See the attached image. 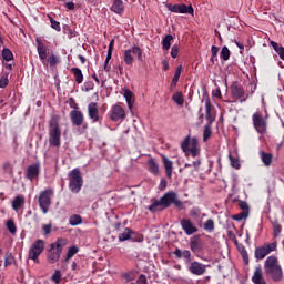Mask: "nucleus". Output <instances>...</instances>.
<instances>
[{
  "mask_svg": "<svg viewBox=\"0 0 284 284\" xmlns=\"http://www.w3.org/2000/svg\"><path fill=\"white\" fill-rule=\"evenodd\" d=\"M180 225L186 236H192V234H196V232H199V229L194 225V223H192V220L190 219H182L180 221Z\"/></svg>",
  "mask_w": 284,
  "mask_h": 284,
  "instance_id": "nucleus-15",
  "label": "nucleus"
},
{
  "mask_svg": "<svg viewBox=\"0 0 284 284\" xmlns=\"http://www.w3.org/2000/svg\"><path fill=\"white\" fill-rule=\"evenodd\" d=\"M123 95L129 105V110H132V108H134V93L130 90H124Z\"/></svg>",
  "mask_w": 284,
  "mask_h": 284,
  "instance_id": "nucleus-23",
  "label": "nucleus"
},
{
  "mask_svg": "<svg viewBox=\"0 0 284 284\" xmlns=\"http://www.w3.org/2000/svg\"><path fill=\"white\" fill-rule=\"evenodd\" d=\"M231 165L232 168H235L236 170H239V168H241V163L237 160H234L231 158Z\"/></svg>",
  "mask_w": 284,
  "mask_h": 284,
  "instance_id": "nucleus-52",
  "label": "nucleus"
},
{
  "mask_svg": "<svg viewBox=\"0 0 284 284\" xmlns=\"http://www.w3.org/2000/svg\"><path fill=\"white\" fill-rule=\"evenodd\" d=\"M148 165H149V171L151 172V174H154L155 176L159 175V164H156L154 162V159H150L148 161Z\"/></svg>",
  "mask_w": 284,
  "mask_h": 284,
  "instance_id": "nucleus-30",
  "label": "nucleus"
},
{
  "mask_svg": "<svg viewBox=\"0 0 284 284\" xmlns=\"http://www.w3.org/2000/svg\"><path fill=\"white\" fill-rule=\"evenodd\" d=\"M230 49L227 47H223L220 53L221 59H223V61H230Z\"/></svg>",
  "mask_w": 284,
  "mask_h": 284,
  "instance_id": "nucleus-39",
  "label": "nucleus"
},
{
  "mask_svg": "<svg viewBox=\"0 0 284 284\" xmlns=\"http://www.w3.org/2000/svg\"><path fill=\"white\" fill-rule=\"evenodd\" d=\"M131 237H132V230H130L129 227H126L124 232L119 234V241L121 242L130 241Z\"/></svg>",
  "mask_w": 284,
  "mask_h": 284,
  "instance_id": "nucleus-32",
  "label": "nucleus"
},
{
  "mask_svg": "<svg viewBox=\"0 0 284 284\" xmlns=\"http://www.w3.org/2000/svg\"><path fill=\"white\" fill-rule=\"evenodd\" d=\"M164 170L166 172L168 179H172V172H174V162H172L168 156H163Z\"/></svg>",
  "mask_w": 284,
  "mask_h": 284,
  "instance_id": "nucleus-22",
  "label": "nucleus"
},
{
  "mask_svg": "<svg viewBox=\"0 0 284 284\" xmlns=\"http://www.w3.org/2000/svg\"><path fill=\"white\" fill-rule=\"evenodd\" d=\"M273 227H274V235H275V236H278V234H281V230H282L281 224H278L277 222H275V223L273 224Z\"/></svg>",
  "mask_w": 284,
  "mask_h": 284,
  "instance_id": "nucleus-50",
  "label": "nucleus"
},
{
  "mask_svg": "<svg viewBox=\"0 0 284 284\" xmlns=\"http://www.w3.org/2000/svg\"><path fill=\"white\" fill-rule=\"evenodd\" d=\"M49 145L51 148H61V126L57 115H53L49 121Z\"/></svg>",
  "mask_w": 284,
  "mask_h": 284,
  "instance_id": "nucleus-4",
  "label": "nucleus"
},
{
  "mask_svg": "<svg viewBox=\"0 0 284 284\" xmlns=\"http://www.w3.org/2000/svg\"><path fill=\"white\" fill-rule=\"evenodd\" d=\"M7 230H9L10 234H17V224H14V220L7 221Z\"/></svg>",
  "mask_w": 284,
  "mask_h": 284,
  "instance_id": "nucleus-36",
  "label": "nucleus"
},
{
  "mask_svg": "<svg viewBox=\"0 0 284 284\" xmlns=\"http://www.w3.org/2000/svg\"><path fill=\"white\" fill-rule=\"evenodd\" d=\"M270 45H272L273 50H275V52H277L282 47L278 45V43H276L275 41H271Z\"/></svg>",
  "mask_w": 284,
  "mask_h": 284,
  "instance_id": "nucleus-53",
  "label": "nucleus"
},
{
  "mask_svg": "<svg viewBox=\"0 0 284 284\" xmlns=\"http://www.w3.org/2000/svg\"><path fill=\"white\" fill-rule=\"evenodd\" d=\"M191 165L194 168L195 172H199V168H201V159L197 158Z\"/></svg>",
  "mask_w": 284,
  "mask_h": 284,
  "instance_id": "nucleus-51",
  "label": "nucleus"
},
{
  "mask_svg": "<svg viewBox=\"0 0 284 284\" xmlns=\"http://www.w3.org/2000/svg\"><path fill=\"white\" fill-rule=\"evenodd\" d=\"M240 207L241 210H250V206H247V202H241Z\"/></svg>",
  "mask_w": 284,
  "mask_h": 284,
  "instance_id": "nucleus-59",
  "label": "nucleus"
},
{
  "mask_svg": "<svg viewBox=\"0 0 284 284\" xmlns=\"http://www.w3.org/2000/svg\"><path fill=\"white\" fill-rule=\"evenodd\" d=\"M87 111L92 123H99V121H101V113L99 112V104L97 102H90Z\"/></svg>",
  "mask_w": 284,
  "mask_h": 284,
  "instance_id": "nucleus-13",
  "label": "nucleus"
},
{
  "mask_svg": "<svg viewBox=\"0 0 284 284\" xmlns=\"http://www.w3.org/2000/svg\"><path fill=\"white\" fill-rule=\"evenodd\" d=\"M75 6H74V2H67L65 3V9L67 10H74Z\"/></svg>",
  "mask_w": 284,
  "mask_h": 284,
  "instance_id": "nucleus-55",
  "label": "nucleus"
},
{
  "mask_svg": "<svg viewBox=\"0 0 284 284\" xmlns=\"http://www.w3.org/2000/svg\"><path fill=\"white\" fill-rule=\"evenodd\" d=\"M71 122L73 125H77V128H80V125H83L84 116L83 112L79 110H73L70 112Z\"/></svg>",
  "mask_w": 284,
  "mask_h": 284,
  "instance_id": "nucleus-20",
  "label": "nucleus"
},
{
  "mask_svg": "<svg viewBox=\"0 0 284 284\" xmlns=\"http://www.w3.org/2000/svg\"><path fill=\"white\" fill-rule=\"evenodd\" d=\"M165 187H168V182L165 180H161L160 190H165Z\"/></svg>",
  "mask_w": 284,
  "mask_h": 284,
  "instance_id": "nucleus-58",
  "label": "nucleus"
},
{
  "mask_svg": "<svg viewBox=\"0 0 284 284\" xmlns=\"http://www.w3.org/2000/svg\"><path fill=\"white\" fill-rule=\"evenodd\" d=\"M276 53L278 54L280 59L284 61V48L282 47L278 51H276Z\"/></svg>",
  "mask_w": 284,
  "mask_h": 284,
  "instance_id": "nucleus-57",
  "label": "nucleus"
},
{
  "mask_svg": "<svg viewBox=\"0 0 284 284\" xmlns=\"http://www.w3.org/2000/svg\"><path fill=\"white\" fill-rule=\"evenodd\" d=\"M111 121H121L125 119V110L123 106L115 104L111 109V114H110Z\"/></svg>",
  "mask_w": 284,
  "mask_h": 284,
  "instance_id": "nucleus-17",
  "label": "nucleus"
},
{
  "mask_svg": "<svg viewBox=\"0 0 284 284\" xmlns=\"http://www.w3.org/2000/svg\"><path fill=\"white\" fill-rule=\"evenodd\" d=\"M43 250H45V242L37 240L29 248V258L34 263H39V256L43 254Z\"/></svg>",
  "mask_w": 284,
  "mask_h": 284,
  "instance_id": "nucleus-9",
  "label": "nucleus"
},
{
  "mask_svg": "<svg viewBox=\"0 0 284 284\" xmlns=\"http://www.w3.org/2000/svg\"><path fill=\"white\" fill-rule=\"evenodd\" d=\"M172 204L175 205V207H179V210H183V202L179 200V194H176V192L169 191L160 200L153 201L149 206V211L154 214L156 212L168 210Z\"/></svg>",
  "mask_w": 284,
  "mask_h": 284,
  "instance_id": "nucleus-1",
  "label": "nucleus"
},
{
  "mask_svg": "<svg viewBox=\"0 0 284 284\" xmlns=\"http://www.w3.org/2000/svg\"><path fill=\"white\" fill-rule=\"evenodd\" d=\"M41 165L39 163L31 164L27 168L26 178L29 179V181H33V179H37L39 176Z\"/></svg>",
  "mask_w": 284,
  "mask_h": 284,
  "instance_id": "nucleus-19",
  "label": "nucleus"
},
{
  "mask_svg": "<svg viewBox=\"0 0 284 284\" xmlns=\"http://www.w3.org/2000/svg\"><path fill=\"white\" fill-rule=\"evenodd\" d=\"M204 230L205 232H210L212 233V231L214 230V220L209 219L205 223H204Z\"/></svg>",
  "mask_w": 284,
  "mask_h": 284,
  "instance_id": "nucleus-40",
  "label": "nucleus"
},
{
  "mask_svg": "<svg viewBox=\"0 0 284 284\" xmlns=\"http://www.w3.org/2000/svg\"><path fill=\"white\" fill-rule=\"evenodd\" d=\"M265 274L272 278L275 283H281L283 281V267L278 263V257L276 255L268 256L264 262Z\"/></svg>",
  "mask_w": 284,
  "mask_h": 284,
  "instance_id": "nucleus-3",
  "label": "nucleus"
},
{
  "mask_svg": "<svg viewBox=\"0 0 284 284\" xmlns=\"http://www.w3.org/2000/svg\"><path fill=\"white\" fill-rule=\"evenodd\" d=\"M134 54L138 57V61H143V51L138 45H133L131 49L124 51V63L126 65L134 63Z\"/></svg>",
  "mask_w": 284,
  "mask_h": 284,
  "instance_id": "nucleus-11",
  "label": "nucleus"
},
{
  "mask_svg": "<svg viewBox=\"0 0 284 284\" xmlns=\"http://www.w3.org/2000/svg\"><path fill=\"white\" fill-rule=\"evenodd\" d=\"M173 101L174 103H176V105H183L184 103V99H183V93L182 92H176L174 95H173Z\"/></svg>",
  "mask_w": 284,
  "mask_h": 284,
  "instance_id": "nucleus-38",
  "label": "nucleus"
},
{
  "mask_svg": "<svg viewBox=\"0 0 284 284\" xmlns=\"http://www.w3.org/2000/svg\"><path fill=\"white\" fill-rule=\"evenodd\" d=\"M190 247H191V252H193V254H199V252L203 251V244L196 240H192L190 242Z\"/></svg>",
  "mask_w": 284,
  "mask_h": 284,
  "instance_id": "nucleus-24",
  "label": "nucleus"
},
{
  "mask_svg": "<svg viewBox=\"0 0 284 284\" xmlns=\"http://www.w3.org/2000/svg\"><path fill=\"white\" fill-rule=\"evenodd\" d=\"M173 40H174V37H172V34L165 36L164 39L162 40L163 50H170V48L172 47Z\"/></svg>",
  "mask_w": 284,
  "mask_h": 284,
  "instance_id": "nucleus-29",
  "label": "nucleus"
},
{
  "mask_svg": "<svg viewBox=\"0 0 284 284\" xmlns=\"http://www.w3.org/2000/svg\"><path fill=\"white\" fill-rule=\"evenodd\" d=\"M69 190L73 192V194H79L81 192V187H83V178H81V171L79 169H73L69 173Z\"/></svg>",
  "mask_w": 284,
  "mask_h": 284,
  "instance_id": "nucleus-7",
  "label": "nucleus"
},
{
  "mask_svg": "<svg viewBox=\"0 0 284 284\" xmlns=\"http://www.w3.org/2000/svg\"><path fill=\"white\" fill-rule=\"evenodd\" d=\"M8 83H10V81L8 80V77L2 75L0 78V88H6L8 85Z\"/></svg>",
  "mask_w": 284,
  "mask_h": 284,
  "instance_id": "nucleus-47",
  "label": "nucleus"
},
{
  "mask_svg": "<svg viewBox=\"0 0 284 284\" xmlns=\"http://www.w3.org/2000/svg\"><path fill=\"white\" fill-rule=\"evenodd\" d=\"M111 12H114L115 14H123L125 12L123 0H114L111 6Z\"/></svg>",
  "mask_w": 284,
  "mask_h": 284,
  "instance_id": "nucleus-21",
  "label": "nucleus"
},
{
  "mask_svg": "<svg viewBox=\"0 0 284 284\" xmlns=\"http://www.w3.org/2000/svg\"><path fill=\"white\" fill-rule=\"evenodd\" d=\"M54 192L49 189L45 191H42L39 195V205L43 212V214H48V211L50 210V205H52V196Z\"/></svg>",
  "mask_w": 284,
  "mask_h": 284,
  "instance_id": "nucleus-10",
  "label": "nucleus"
},
{
  "mask_svg": "<svg viewBox=\"0 0 284 284\" xmlns=\"http://www.w3.org/2000/svg\"><path fill=\"white\" fill-rule=\"evenodd\" d=\"M24 203H26V200L23 199V196L21 195L16 196L14 200L12 201V207L14 212H19V210Z\"/></svg>",
  "mask_w": 284,
  "mask_h": 284,
  "instance_id": "nucleus-25",
  "label": "nucleus"
},
{
  "mask_svg": "<svg viewBox=\"0 0 284 284\" xmlns=\"http://www.w3.org/2000/svg\"><path fill=\"white\" fill-rule=\"evenodd\" d=\"M50 23H51V28H53V30H55L57 32H61V23L54 19H52V17H50Z\"/></svg>",
  "mask_w": 284,
  "mask_h": 284,
  "instance_id": "nucleus-43",
  "label": "nucleus"
},
{
  "mask_svg": "<svg viewBox=\"0 0 284 284\" xmlns=\"http://www.w3.org/2000/svg\"><path fill=\"white\" fill-rule=\"evenodd\" d=\"M235 44L237 45L239 49L245 50V45H243V43L235 41Z\"/></svg>",
  "mask_w": 284,
  "mask_h": 284,
  "instance_id": "nucleus-62",
  "label": "nucleus"
},
{
  "mask_svg": "<svg viewBox=\"0 0 284 284\" xmlns=\"http://www.w3.org/2000/svg\"><path fill=\"white\" fill-rule=\"evenodd\" d=\"M166 8L169 12H174L175 14H192V17L194 16V8L191 4H168Z\"/></svg>",
  "mask_w": 284,
  "mask_h": 284,
  "instance_id": "nucleus-12",
  "label": "nucleus"
},
{
  "mask_svg": "<svg viewBox=\"0 0 284 284\" xmlns=\"http://www.w3.org/2000/svg\"><path fill=\"white\" fill-rule=\"evenodd\" d=\"M51 281L55 284L61 283V271L55 270L53 275L51 276Z\"/></svg>",
  "mask_w": 284,
  "mask_h": 284,
  "instance_id": "nucleus-41",
  "label": "nucleus"
},
{
  "mask_svg": "<svg viewBox=\"0 0 284 284\" xmlns=\"http://www.w3.org/2000/svg\"><path fill=\"white\" fill-rule=\"evenodd\" d=\"M2 58L4 59V61H12V59H14V54H12V51L8 48H4L2 50Z\"/></svg>",
  "mask_w": 284,
  "mask_h": 284,
  "instance_id": "nucleus-35",
  "label": "nucleus"
},
{
  "mask_svg": "<svg viewBox=\"0 0 284 284\" xmlns=\"http://www.w3.org/2000/svg\"><path fill=\"white\" fill-rule=\"evenodd\" d=\"M253 124L258 134H263L267 130V122H265L258 112L253 114Z\"/></svg>",
  "mask_w": 284,
  "mask_h": 284,
  "instance_id": "nucleus-14",
  "label": "nucleus"
},
{
  "mask_svg": "<svg viewBox=\"0 0 284 284\" xmlns=\"http://www.w3.org/2000/svg\"><path fill=\"white\" fill-rule=\"evenodd\" d=\"M71 72H73L77 83H83V72L79 68H72Z\"/></svg>",
  "mask_w": 284,
  "mask_h": 284,
  "instance_id": "nucleus-31",
  "label": "nucleus"
},
{
  "mask_svg": "<svg viewBox=\"0 0 284 284\" xmlns=\"http://www.w3.org/2000/svg\"><path fill=\"white\" fill-rule=\"evenodd\" d=\"M205 119L207 121V125H212L214 121H216V114L214 113V109L210 100L205 101Z\"/></svg>",
  "mask_w": 284,
  "mask_h": 284,
  "instance_id": "nucleus-18",
  "label": "nucleus"
},
{
  "mask_svg": "<svg viewBox=\"0 0 284 284\" xmlns=\"http://www.w3.org/2000/svg\"><path fill=\"white\" fill-rule=\"evenodd\" d=\"M83 223V219L79 214H73L69 217V224L72 227H77V225H81Z\"/></svg>",
  "mask_w": 284,
  "mask_h": 284,
  "instance_id": "nucleus-26",
  "label": "nucleus"
},
{
  "mask_svg": "<svg viewBox=\"0 0 284 284\" xmlns=\"http://www.w3.org/2000/svg\"><path fill=\"white\" fill-rule=\"evenodd\" d=\"M191 216H199V209L191 210Z\"/></svg>",
  "mask_w": 284,
  "mask_h": 284,
  "instance_id": "nucleus-60",
  "label": "nucleus"
},
{
  "mask_svg": "<svg viewBox=\"0 0 284 284\" xmlns=\"http://www.w3.org/2000/svg\"><path fill=\"white\" fill-rule=\"evenodd\" d=\"M47 61L50 65H57V63H59V57L51 54Z\"/></svg>",
  "mask_w": 284,
  "mask_h": 284,
  "instance_id": "nucleus-44",
  "label": "nucleus"
},
{
  "mask_svg": "<svg viewBox=\"0 0 284 284\" xmlns=\"http://www.w3.org/2000/svg\"><path fill=\"white\" fill-rule=\"evenodd\" d=\"M43 233L45 236H48V234H50V232H52V224H44L42 226Z\"/></svg>",
  "mask_w": 284,
  "mask_h": 284,
  "instance_id": "nucleus-49",
  "label": "nucleus"
},
{
  "mask_svg": "<svg viewBox=\"0 0 284 284\" xmlns=\"http://www.w3.org/2000/svg\"><path fill=\"white\" fill-rule=\"evenodd\" d=\"M181 72H183V65H179L176 68L173 80L171 82V88H176V83H179V79H181Z\"/></svg>",
  "mask_w": 284,
  "mask_h": 284,
  "instance_id": "nucleus-27",
  "label": "nucleus"
},
{
  "mask_svg": "<svg viewBox=\"0 0 284 284\" xmlns=\"http://www.w3.org/2000/svg\"><path fill=\"white\" fill-rule=\"evenodd\" d=\"M234 221H243V219H247V213L242 212L233 216Z\"/></svg>",
  "mask_w": 284,
  "mask_h": 284,
  "instance_id": "nucleus-48",
  "label": "nucleus"
},
{
  "mask_svg": "<svg viewBox=\"0 0 284 284\" xmlns=\"http://www.w3.org/2000/svg\"><path fill=\"white\" fill-rule=\"evenodd\" d=\"M260 154H261V159H262V162L264 163V165H266V166L272 165V154L265 153L263 151H261Z\"/></svg>",
  "mask_w": 284,
  "mask_h": 284,
  "instance_id": "nucleus-33",
  "label": "nucleus"
},
{
  "mask_svg": "<svg viewBox=\"0 0 284 284\" xmlns=\"http://www.w3.org/2000/svg\"><path fill=\"white\" fill-rule=\"evenodd\" d=\"M78 253H79L78 246L69 247V250L67 252V256H65V263H69L70 258H72V256H74V254H78Z\"/></svg>",
  "mask_w": 284,
  "mask_h": 284,
  "instance_id": "nucleus-34",
  "label": "nucleus"
},
{
  "mask_svg": "<svg viewBox=\"0 0 284 284\" xmlns=\"http://www.w3.org/2000/svg\"><path fill=\"white\" fill-rule=\"evenodd\" d=\"M173 254L178 258H184L186 265H189V272L194 276H203V274H205L207 266L201 262H192V252H190V250L175 248Z\"/></svg>",
  "mask_w": 284,
  "mask_h": 284,
  "instance_id": "nucleus-2",
  "label": "nucleus"
},
{
  "mask_svg": "<svg viewBox=\"0 0 284 284\" xmlns=\"http://www.w3.org/2000/svg\"><path fill=\"white\" fill-rule=\"evenodd\" d=\"M181 148L185 156H192L193 159H199V156H201V148H199V140H196V138H185Z\"/></svg>",
  "mask_w": 284,
  "mask_h": 284,
  "instance_id": "nucleus-5",
  "label": "nucleus"
},
{
  "mask_svg": "<svg viewBox=\"0 0 284 284\" xmlns=\"http://www.w3.org/2000/svg\"><path fill=\"white\" fill-rule=\"evenodd\" d=\"M131 284H148V277L145 275H140L138 281Z\"/></svg>",
  "mask_w": 284,
  "mask_h": 284,
  "instance_id": "nucleus-46",
  "label": "nucleus"
},
{
  "mask_svg": "<svg viewBox=\"0 0 284 284\" xmlns=\"http://www.w3.org/2000/svg\"><path fill=\"white\" fill-rule=\"evenodd\" d=\"M211 52H212V57H217V54H219V47L212 45Z\"/></svg>",
  "mask_w": 284,
  "mask_h": 284,
  "instance_id": "nucleus-54",
  "label": "nucleus"
},
{
  "mask_svg": "<svg viewBox=\"0 0 284 284\" xmlns=\"http://www.w3.org/2000/svg\"><path fill=\"white\" fill-rule=\"evenodd\" d=\"M14 263V256H12V253H7L4 258V266L8 267Z\"/></svg>",
  "mask_w": 284,
  "mask_h": 284,
  "instance_id": "nucleus-42",
  "label": "nucleus"
},
{
  "mask_svg": "<svg viewBox=\"0 0 284 284\" xmlns=\"http://www.w3.org/2000/svg\"><path fill=\"white\" fill-rule=\"evenodd\" d=\"M213 97H221V89H216L214 92H213Z\"/></svg>",
  "mask_w": 284,
  "mask_h": 284,
  "instance_id": "nucleus-63",
  "label": "nucleus"
},
{
  "mask_svg": "<svg viewBox=\"0 0 284 284\" xmlns=\"http://www.w3.org/2000/svg\"><path fill=\"white\" fill-rule=\"evenodd\" d=\"M171 57L172 59H176V57H179V45L174 44L171 48Z\"/></svg>",
  "mask_w": 284,
  "mask_h": 284,
  "instance_id": "nucleus-45",
  "label": "nucleus"
},
{
  "mask_svg": "<svg viewBox=\"0 0 284 284\" xmlns=\"http://www.w3.org/2000/svg\"><path fill=\"white\" fill-rule=\"evenodd\" d=\"M109 62H104V71L110 72L111 67L108 64Z\"/></svg>",
  "mask_w": 284,
  "mask_h": 284,
  "instance_id": "nucleus-64",
  "label": "nucleus"
},
{
  "mask_svg": "<svg viewBox=\"0 0 284 284\" xmlns=\"http://www.w3.org/2000/svg\"><path fill=\"white\" fill-rule=\"evenodd\" d=\"M68 244L65 239H58L54 243L50 245V250L47 254V261L49 263L54 264L61 258V252H63V247Z\"/></svg>",
  "mask_w": 284,
  "mask_h": 284,
  "instance_id": "nucleus-6",
  "label": "nucleus"
},
{
  "mask_svg": "<svg viewBox=\"0 0 284 284\" xmlns=\"http://www.w3.org/2000/svg\"><path fill=\"white\" fill-rule=\"evenodd\" d=\"M232 94L233 97H235L236 99H242V101H245V92L243 91V89L241 87H234L232 89Z\"/></svg>",
  "mask_w": 284,
  "mask_h": 284,
  "instance_id": "nucleus-28",
  "label": "nucleus"
},
{
  "mask_svg": "<svg viewBox=\"0 0 284 284\" xmlns=\"http://www.w3.org/2000/svg\"><path fill=\"white\" fill-rule=\"evenodd\" d=\"M36 45H37L39 59L43 63V65H45V63H48V61H47V59H48V47L39 38L36 39Z\"/></svg>",
  "mask_w": 284,
  "mask_h": 284,
  "instance_id": "nucleus-16",
  "label": "nucleus"
},
{
  "mask_svg": "<svg viewBox=\"0 0 284 284\" xmlns=\"http://www.w3.org/2000/svg\"><path fill=\"white\" fill-rule=\"evenodd\" d=\"M242 256H243L244 263L248 264V263H250V257H247V251H244V252L242 253Z\"/></svg>",
  "mask_w": 284,
  "mask_h": 284,
  "instance_id": "nucleus-56",
  "label": "nucleus"
},
{
  "mask_svg": "<svg viewBox=\"0 0 284 284\" xmlns=\"http://www.w3.org/2000/svg\"><path fill=\"white\" fill-rule=\"evenodd\" d=\"M113 48H114V40H111V42L109 43L108 52H112Z\"/></svg>",
  "mask_w": 284,
  "mask_h": 284,
  "instance_id": "nucleus-61",
  "label": "nucleus"
},
{
  "mask_svg": "<svg viewBox=\"0 0 284 284\" xmlns=\"http://www.w3.org/2000/svg\"><path fill=\"white\" fill-rule=\"evenodd\" d=\"M277 247H278L277 242L264 243L262 246L255 248V258L257 261H263L265 256H270L272 252H276Z\"/></svg>",
  "mask_w": 284,
  "mask_h": 284,
  "instance_id": "nucleus-8",
  "label": "nucleus"
},
{
  "mask_svg": "<svg viewBox=\"0 0 284 284\" xmlns=\"http://www.w3.org/2000/svg\"><path fill=\"white\" fill-rule=\"evenodd\" d=\"M212 136V124H206L203 132V141H207Z\"/></svg>",
  "mask_w": 284,
  "mask_h": 284,
  "instance_id": "nucleus-37",
  "label": "nucleus"
}]
</instances>
